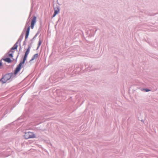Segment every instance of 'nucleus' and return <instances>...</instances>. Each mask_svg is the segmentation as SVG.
<instances>
[{
    "mask_svg": "<svg viewBox=\"0 0 158 158\" xmlns=\"http://www.w3.org/2000/svg\"><path fill=\"white\" fill-rule=\"evenodd\" d=\"M30 49V47H28V48L27 49L26 51L25 52V55L24 56L23 61L22 62H21L17 66L16 68L15 69L14 71V74L15 75H16L20 71L21 69V67L22 65L23 64H24L25 60L27 59V55L29 53Z\"/></svg>",
    "mask_w": 158,
    "mask_h": 158,
    "instance_id": "nucleus-1",
    "label": "nucleus"
},
{
    "mask_svg": "<svg viewBox=\"0 0 158 158\" xmlns=\"http://www.w3.org/2000/svg\"><path fill=\"white\" fill-rule=\"evenodd\" d=\"M24 136L26 139H33L36 137L35 135L33 132L30 131L25 133Z\"/></svg>",
    "mask_w": 158,
    "mask_h": 158,
    "instance_id": "nucleus-2",
    "label": "nucleus"
},
{
    "mask_svg": "<svg viewBox=\"0 0 158 158\" xmlns=\"http://www.w3.org/2000/svg\"><path fill=\"white\" fill-rule=\"evenodd\" d=\"M11 77L9 74H6L1 79L0 81L3 83H5L11 78Z\"/></svg>",
    "mask_w": 158,
    "mask_h": 158,
    "instance_id": "nucleus-3",
    "label": "nucleus"
},
{
    "mask_svg": "<svg viewBox=\"0 0 158 158\" xmlns=\"http://www.w3.org/2000/svg\"><path fill=\"white\" fill-rule=\"evenodd\" d=\"M36 22V17L34 16L31 20V27L32 29H33L34 25Z\"/></svg>",
    "mask_w": 158,
    "mask_h": 158,
    "instance_id": "nucleus-4",
    "label": "nucleus"
},
{
    "mask_svg": "<svg viewBox=\"0 0 158 158\" xmlns=\"http://www.w3.org/2000/svg\"><path fill=\"white\" fill-rule=\"evenodd\" d=\"M30 27H28L27 30L25 35V39H27L29 35V32H30Z\"/></svg>",
    "mask_w": 158,
    "mask_h": 158,
    "instance_id": "nucleus-5",
    "label": "nucleus"
},
{
    "mask_svg": "<svg viewBox=\"0 0 158 158\" xmlns=\"http://www.w3.org/2000/svg\"><path fill=\"white\" fill-rule=\"evenodd\" d=\"M18 47V43H16L11 48V51H13L14 50L17 49Z\"/></svg>",
    "mask_w": 158,
    "mask_h": 158,
    "instance_id": "nucleus-6",
    "label": "nucleus"
},
{
    "mask_svg": "<svg viewBox=\"0 0 158 158\" xmlns=\"http://www.w3.org/2000/svg\"><path fill=\"white\" fill-rule=\"evenodd\" d=\"M38 56V54H36L35 55H34L33 56L31 60H30V61H31L35 59H36Z\"/></svg>",
    "mask_w": 158,
    "mask_h": 158,
    "instance_id": "nucleus-7",
    "label": "nucleus"
},
{
    "mask_svg": "<svg viewBox=\"0 0 158 158\" xmlns=\"http://www.w3.org/2000/svg\"><path fill=\"white\" fill-rule=\"evenodd\" d=\"M3 60L5 62L10 63L11 62V60L9 58H6L3 59Z\"/></svg>",
    "mask_w": 158,
    "mask_h": 158,
    "instance_id": "nucleus-8",
    "label": "nucleus"
},
{
    "mask_svg": "<svg viewBox=\"0 0 158 158\" xmlns=\"http://www.w3.org/2000/svg\"><path fill=\"white\" fill-rule=\"evenodd\" d=\"M14 52V51H11L10 50L8 52V56L12 58H13V53Z\"/></svg>",
    "mask_w": 158,
    "mask_h": 158,
    "instance_id": "nucleus-9",
    "label": "nucleus"
},
{
    "mask_svg": "<svg viewBox=\"0 0 158 158\" xmlns=\"http://www.w3.org/2000/svg\"><path fill=\"white\" fill-rule=\"evenodd\" d=\"M60 10H55V12L53 15L52 16V17H54L56 14H58L60 12Z\"/></svg>",
    "mask_w": 158,
    "mask_h": 158,
    "instance_id": "nucleus-10",
    "label": "nucleus"
},
{
    "mask_svg": "<svg viewBox=\"0 0 158 158\" xmlns=\"http://www.w3.org/2000/svg\"><path fill=\"white\" fill-rule=\"evenodd\" d=\"M42 41H41L40 40V39L39 41V43H38V48L40 47V45H41V43H42Z\"/></svg>",
    "mask_w": 158,
    "mask_h": 158,
    "instance_id": "nucleus-11",
    "label": "nucleus"
},
{
    "mask_svg": "<svg viewBox=\"0 0 158 158\" xmlns=\"http://www.w3.org/2000/svg\"><path fill=\"white\" fill-rule=\"evenodd\" d=\"M2 66V63L1 62H0V68H1Z\"/></svg>",
    "mask_w": 158,
    "mask_h": 158,
    "instance_id": "nucleus-12",
    "label": "nucleus"
},
{
    "mask_svg": "<svg viewBox=\"0 0 158 158\" xmlns=\"http://www.w3.org/2000/svg\"><path fill=\"white\" fill-rule=\"evenodd\" d=\"M145 91L146 92H148V91H150V90H148V89H145Z\"/></svg>",
    "mask_w": 158,
    "mask_h": 158,
    "instance_id": "nucleus-13",
    "label": "nucleus"
}]
</instances>
